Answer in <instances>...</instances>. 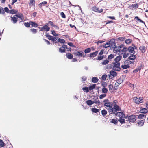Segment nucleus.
Returning <instances> with one entry per match:
<instances>
[{"label":"nucleus","instance_id":"nucleus-1","mask_svg":"<svg viewBox=\"0 0 148 148\" xmlns=\"http://www.w3.org/2000/svg\"><path fill=\"white\" fill-rule=\"evenodd\" d=\"M111 44V47L113 48V51L115 53H122V49L125 47L123 44H121L119 45H117L114 41L112 42Z\"/></svg>","mask_w":148,"mask_h":148},{"label":"nucleus","instance_id":"nucleus-2","mask_svg":"<svg viewBox=\"0 0 148 148\" xmlns=\"http://www.w3.org/2000/svg\"><path fill=\"white\" fill-rule=\"evenodd\" d=\"M110 110L109 114H114L116 115L118 112L117 111H121V108L117 104H114L113 107H112V109H109Z\"/></svg>","mask_w":148,"mask_h":148},{"label":"nucleus","instance_id":"nucleus-3","mask_svg":"<svg viewBox=\"0 0 148 148\" xmlns=\"http://www.w3.org/2000/svg\"><path fill=\"white\" fill-rule=\"evenodd\" d=\"M127 51L130 54L132 53L134 54L135 53L134 47L132 46H130L128 48L126 46L124 47L122 50V52H127Z\"/></svg>","mask_w":148,"mask_h":148},{"label":"nucleus","instance_id":"nucleus-4","mask_svg":"<svg viewBox=\"0 0 148 148\" xmlns=\"http://www.w3.org/2000/svg\"><path fill=\"white\" fill-rule=\"evenodd\" d=\"M143 100V97H141L138 98L136 97H134L133 98L134 102L137 104H139L140 103H142Z\"/></svg>","mask_w":148,"mask_h":148},{"label":"nucleus","instance_id":"nucleus-5","mask_svg":"<svg viewBox=\"0 0 148 148\" xmlns=\"http://www.w3.org/2000/svg\"><path fill=\"white\" fill-rule=\"evenodd\" d=\"M113 66L112 69L115 71H119L121 68L120 67V63L118 62H114L113 63Z\"/></svg>","mask_w":148,"mask_h":148},{"label":"nucleus","instance_id":"nucleus-6","mask_svg":"<svg viewBox=\"0 0 148 148\" xmlns=\"http://www.w3.org/2000/svg\"><path fill=\"white\" fill-rule=\"evenodd\" d=\"M136 119V117L135 115H131L128 118V121L130 122L133 123L135 122Z\"/></svg>","mask_w":148,"mask_h":148},{"label":"nucleus","instance_id":"nucleus-7","mask_svg":"<svg viewBox=\"0 0 148 148\" xmlns=\"http://www.w3.org/2000/svg\"><path fill=\"white\" fill-rule=\"evenodd\" d=\"M83 52L82 51L80 52L77 51L75 52L74 54L75 56H78L79 58L83 57L84 58L85 57V55H83Z\"/></svg>","mask_w":148,"mask_h":148},{"label":"nucleus","instance_id":"nucleus-8","mask_svg":"<svg viewBox=\"0 0 148 148\" xmlns=\"http://www.w3.org/2000/svg\"><path fill=\"white\" fill-rule=\"evenodd\" d=\"M47 24H46L42 27L40 28V31H42L48 32L50 30V28L47 25Z\"/></svg>","mask_w":148,"mask_h":148},{"label":"nucleus","instance_id":"nucleus-9","mask_svg":"<svg viewBox=\"0 0 148 148\" xmlns=\"http://www.w3.org/2000/svg\"><path fill=\"white\" fill-rule=\"evenodd\" d=\"M105 106L107 107L106 109L108 110V112L110 113V110L109 109H112V108L113 106V103L112 102H108V103H105Z\"/></svg>","mask_w":148,"mask_h":148},{"label":"nucleus","instance_id":"nucleus-10","mask_svg":"<svg viewBox=\"0 0 148 148\" xmlns=\"http://www.w3.org/2000/svg\"><path fill=\"white\" fill-rule=\"evenodd\" d=\"M92 11L98 13H101L102 12L103 10L102 8H100L97 7L95 6L92 8Z\"/></svg>","mask_w":148,"mask_h":148},{"label":"nucleus","instance_id":"nucleus-11","mask_svg":"<svg viewBox=\"0 0 148 148\" xmlns=\"http://www.w3.org/2000/svg\"><path fill=\"white\" fill-rule=\"evenodd\" d=\"M66 48L68 49L67 45H63L61 47L59 48V51L61 53L65 52L66 51Z\"/></svg>","mask_w":148,"mask_h":148},{"label":"nucleus","instance_id":"nucleus-12","mask_svg":"<svg viewBox=\"0 0 148 148\" xmlns=\"http://www.w3.org/2000/svg\"><path fill=\"white\" fill-rule=\"evenodd\" d=\"M127 117V116H123V118L121 117L119 118V119L118 120V121L121 124L125 123V120L124 118L126 119Z\"/></svg>","mask_w":148,"mask_h":148},{"label":"nucleus","instance_id":"nucleus-13","mask_svg":"<svg viewBox=\"0 0 148 148\" xmlns=\"http://www.w3.org/2000/svg\"><path fill=\"white\" fill-rule=\"evenodd\" d=\"M139 49L141 51L142 53H145L147 49V48L144 45L140 46L139 47Z\"/></svg>","mask_w":148,"mask_h":148},{"label":"nucleus","instance_id":"nucleus-14","mask_svg":"<svg viewBox=\"0 0 148 148\" xmlns=\"http://www.w3.org/2000/svg\"><path fill=\"white\" fill-rule=\"evenodd\" d=\"M136 57V55H134L133 53L132 54H131V55L130 56L128 57V59L131 60H135Z\"/></svg>","mask_w":148,"mask_h":148},{"label":"nucleus","instance_id":"nucleus-15","mask_svg":"<svg viewBox=\"0 0 148 148\" xmlns=\"http://www.w3.org/2000/svg\"><path fill=\"white\" fill-rule=\"evenodd\" d=\"M116 115L118 116L119 118L122 117H123V116H125V115L124 113L123 112H118L116 114Z\"/></svg>","mask_w":148,"mask_h":148},{"label":"nucleus","instance_id":"nucleus-16","mask_svg":"<svg viewBox=\"0 0 148 148\" xmlns=\"http://www.w3.org/2000/svg\"><path fill=\"white\" fill-rule=\"evenodd\" d=\"M122 57L121 56H117L114 59V60L115 62H118V63H120L119 62L120 60L121 59Z\"/></svg>","mask_w":148,"mask_h":148},{"label":"nucleus","instance_id":"nucleus-17","mask_svg":"<svg viewBox=\"0 0 148 148\" xmlns=\"http://www.w3.org/2000/svg\"><path fill=\"white\" fill-rule=\"evenodd\" d=\"M144 122L145 120H144V119H143L138 122L137 124H138V126L140 127L143 126V125Z\"/></svg>","mask_w":148,"mask_h":148},{"label":"nucleus","instance_id":"nucleus-18","mask_svg":"<svg viewBox=\"0 0 148 148\" xmlns=\"http://www.w3.org/2000/svg\"><path fill=\"white\" fill-rule=\"evenodd\" d=\"M30 25H31L32 27H36L38 26V25L37 23L31 21H30Z\"/></svg>","mask_w":148,"mask_h":148},{"label":"nucleus","instance_id":"nucleus-19","mask_svg":"<svg viewBox=\"0 0 148 148\" xmlns=\"http://www.w3.org/2000/svg\"><path fill=\"white\" fill-rule=\"evenodd\" d=\"M98 53V51H95V52H94L92 53H90L89 54V57L90 58H91L92 57H95L97 54Z\"/></svg>","mask_w":148,"mask_h":148},{"label":"nucleus","instance_id":"nucleus-20","mask_svg":"<svg viewBox=\"0 0 148 148\" xmlns=\"http://www.w3.org/2000/svg\"><path fill=\"white\" fill-rule=\"evenodd\" d=\"M134 62H132L130 61L129 60L127 59L125 60L124 61L123 64H125L127 65H129L131 64L132 63L133 64Z\"/></svg>","mask_w":148,"mask_h":148},{"label":"nucleus","instance_id":"nucleus-21","mask_svg":"<svg viewBox=\"0 0 148 148\" xmlns=\"http://www.w3.org/2000/svg\"><path fill=\"white\" fill-rule=\"evenodd\" d=\"M11 20L14 24L16 23L17 21V18L14 16L11 17Z\"/></svg>","mask_w":148,"mask_h":148},{"label":"nucleus","instance_id":"nucleus-22","mask_svg":"<svg viewBox=\"0 0 148 148\" xmlns=\"http://www.w3.org/2000/svg\"><path fill=\"white\" fill-rule=\"evenodd\" d=\"M148 112V110L147 109L145 108H142L140 109V112L141 113L145 114L147 113Z\"/></svg>","mask_w":148,"mask_h":148},{"label":"nucleus","instance_id":"nucleus-23","mask_svg":"<svg viewBox=\"0 0 148 148\" xmlns=\"http://www.w3.org/2000/svg\"><path fill=\"white\" fill-rule=\"evenodd\" d=\"M110 74L113 77L116 76L117 75L116 72L114 71V70H111L110 71Z\"/></svg>","mask_w":148,"mask_h":148},{"label":"nucleus","instance_id":"nucleus-24","mask_svg":"<svg viewBox=\"0 0 148 148\" xmlns=\"http://www.w3.org/2000/svg\"><path fill=\"white\" fill-rule=\"evenodd\" d=\"M35 0H30L29 3V6L30 7L32 6H35Z\"/></svg>","mask_w":148,"mask_h":148},{"label":"nucleus","instance_id":"nucleus-25","mask_svg":"<svg viewBox=\"0 0 148 148\" xmlns=\"http://www.w3.org/2000/svg\"><path fill=\"white\" fill-rule=\"evenodd\" d=\"M132 42V39H128L125 40V42L127 44H131Z\"/></svg>","mask_w":148,"mask_h":148},{"label":"nucleus","instance_id":"nucleus-26","mask_svg":"<svg viewBox=\"0 0 148 148\" xmlns=\"http://www.w3.org/2000/svg\"><path fill=\"white\" fill-rule=\"evenodd\" d=\"M146 117V115H144L143 114H140L138 115V119H144L145 120V119Z\"/></svg>","mask_w":148,"mask_h":148},{"label":"nucleus","instance_id":"nucleus-27","mask_svg":"<svg viewBox=\"0 0 148 148\" xmlns=\"http://www.w3.org/2000/svg\"><path fill=\"white\" fill-rule=\"evenodd\" d=\"M96 87L95 84H93V85H91L89 86L88 87V89L89 90H91L94 89Z\"/></svg>","mask_w":148,"mask_h":148},{"label":"nucleus","instance_id":"nucleus-28","mask_svg":"<svg viewBox=\"0 0 148 148\" xmlns=\"http://www.w3.org/2000/svg\"><path fill=\"white\" fill-rule=\"evenodd\" d=\"M142 68V65H141L140 66H139L137 68L134 70V72H137L138 71L140 72L141 69Z\"/></svg>","mask_w":148,"mask_h":148},{"label":"nucleus","instance_id":"nucleus-29","mask_svg":"<svg viewBox=\"0 0 148 148\" xmlns=\"http://www.w3.org/2000/svg\"><path fill=\"white\" fill-rule=\"evenodd\" d=\"M109 90L111 92H113L114 91V87L112 84H110L108 86Z\"/></svg>","mask_w":148,"mask_h":148},{"label":"nucleus","instance_id":"nucleus-30","mask_svg":"<svg viewBox=\"0 0 148 148\" xmlns=\"http://www.w3.org/2000/svg\"><path fill=\"white\" fill-rule=\"evenodd\" d=\"M66 56L69 59H72L73 58V55L70 53H67Z\"/></svg>","mask_w":148,"mask_h":148},{"label":"nucleus","instance_id":"nucleus-31","mask_svg":"<svg viewBox=\"0 0 148 148\" xmlns=\"http://www.w3.org/2000/svg\"><path fill=\"white\" fill-rule=\"evenodd\" d=\"M98 81V79L97 77H95L92 79V81L94 83H96Z\"/></svg>","mask_w":148,"mask_h":148},{"label":"nucleus","instance_id":"nucleus-32","mask_svg":"<svg viewBox=\"0 0 148 148\" xmlns=\"http://www.w3.org/2000/svg\"><path fill=\"white\" fill-rule=\"evenodd\" d=\"M118 120L117 119H112L110 122L112 123H114L115 125H116L118 123Z\"/></svg>","mask_w":148,"mask_h":148},{"label":"nucleus","instance_id":"nucleus-33","mask_svg":"<svg viewBox=\"0 0 148 148\" xmlns=\"http://www.w3.org/2000/svg\"><path fill=\"white\" fill-rule=\"evenodd\" d=\"M91 110L92 112L95 113H96L98 112H99V109H97L96 108L94 107L92 108L91 109Z\"/></svg>","mask_w":148,"mask_h":148},{"label":"nucleus","instance_id":"nucleus-34","mask_svg":"<svg viewBox=\"0 0 148 148\" xmlns=\"http://www.w3.org/2000/svg\"><path fill=\"white\" fill-rule=\"evenodd\" d=\"M86 103L88 105L90 106L94 103V102L91 100H89L86 101Z\"/></svg>","mask_w":148,"mask_h":148},{"label":"nucleus","instance_id":"nucleus-35","mask_svg":"<svg viewBox=\"0 0 148 148\" xmlns=\"http://www.w3.org/2000/svg\"><path fill=\"white\" fill-rule=\"evenodd\" d=\"M121 67L123 69H125L128 68H129L130 67V66L129 65H127L125 64H122L121 66Z\"/></svg>","mask_w":148,"mask_h":148},{"label":"nucleus","instance_id":"nucleus-36","mask_svg":"<svg viewBox=\"0 0 148 148\" xmlns=\"http://www.w3.org/2000/svg\"><path fill=\"white\" fill-rule=\"evenodd\" d=\"M9 12L11 14H15L17 13L18 11L16 10L12 9L10 10L9 11Z\"/></svg>","mask_w":148,"mask_h":148},{"label":"nucleus","instance_id":"nucleus-37","mask_svg":"<svg viewBox=\"0 0 148 148\" xmlns=\"http://www.w3.org/2000/svg\"><path fill=\"white\" fill-rule=\"evenodd\" d=\"M116 81L120 84H121L123 81V77H121L119 79L117 80Z\"/></svg>","mask_w":148,"mask_h":148},{"label":"nucleus","instance_id":"nucleus-38","mask_svg":"<svg viewBox=\"0 0 148 148\" xmlns=\"http://www.w3.org/2000/svg\"><path fill=\"white\" fill-rule=\"evenodd\" d=\"M126 38L124 37H119L117 38V40H119L120 41L123 42L124 41H125V40L126 39Z\"/></svg>","mask_w":148,"mask_h":148},{"label":"nucleus","instance_id":"nucleus-39","mask_svg":"<svg viewBox=\"0 0 148 148\" xmlns=\"http://www.w3.org/2000/svg\"><path fill=\"white\" fill-rule=\"evenodd\" d=\"M46 36L48 38L49 40H52L53 38H53L54 36H53L51 35H50L48 34H46Z\"/></svg>","mask_w":148,"mask_h":148},{"label":"nucleus","instance_id":"nucleus-40","mask_svg":"<svg viewBox=\"0 0 148 148\" xmlns=\"http://www.w3.org/2000/svg\"><path fill=\"white\" fill-rule=\"evenodd\" d=\"M102 91L103 93H107L108 92V89L106 88L105 87L103 88L102 89Z\"/></svg>","mask_w":148,"mask_h":148},{"label":"nucleus","instance_id":"nucleus-41","mask_svg":"<svg viewBox=\"0 0 148 148\" xmlns=\"http://www.w3.org/2000/svg\"><path fill=\"white\" fill-rule=\"evenodd\" d=\"M52 40L53 42H55V43H57L58 42V38H59L57 37H54Z\"/></svg>","mask_w":148,"mask_h":148},{"label":"nucleus","instance_id":"nucleus-42","mask_svg":"<svg viewBox=\"0 0 148 148\" xmlns=\"http://www.w3.org/2000/svg\"><path fill=\"white\" fill-rule=\"evenodd\" d=\"M138 5L136 3L134 4H132L131 5H130L129 6L130 7H131L132 8H137L138 7Z\"/></svg>","mask_w":148,"mask_h":148},{"label":"nucleus","instance_id":"nucleus-43","mask_svg":"<svg viewBox=\"0 0 148 148\" xmlns=\"http://www.w3.org/2000/svg\"><path fill=\"white\" fill-rule=\"evenodd\" d=\"M124 53L123 55V58H125L127 57L128 56L130 55L129 53L127 52H122V53Z\"/></svg>","mask_w":148,"mask_h":148},{"label":"nucleus","instance_id":"nucleus-44","mask_svg":"<svg viewBox=\"0 0 148 148\" xmlns=\"http://www.w3.org/2000/svg\"><path fill=\"white\" fill-rule=\"evenodd\" d=\"M134 19H136V20H137L138 21H139V22H141V23H144V24L145 23V22L144 21H143L142 20H141V19H140L139 18V17H138V16H135V17Z\"/></svg>","mask_w":148,"mask_h":148},{"label":"nucleus","instance_id":"nucleus-45","mask_svg":"<svg viewBox=\"0 0 148 148\" xmlns=\"http://www.w3.org/2000/svg\"><path fill=\"white\" fill-rule=\"evenodd\" d=\"M30 31L33 34H35L37 33V29H34V28H31L30 29Z\"/></svg>","mask_w":148,"mask_h":148},{"label":"nucleus","instance_id":"nucleus-46","mask_svg":"<svg viewBox=\"0 0 148 148\" xmlns=\"http://www.w3.org/2000/svg\"><path fill=\"white\" fill-rule=\"evenodd\" d=\"M15 16L21 19L22 20V18H23V15L21 13H20L18 14H16Z\"/></svg>","mask_w":148,"mask_h":148},{"label":"nucleus","instance_id":"nucleus-47","mask_svg":"<svg viewBox=\"0 0 148 148\" xmlns=\"http://www.w3.org/2000/svg\"><path fill=\"white\" fill-rule=\"evenodd\" d=\"M109 62V61L106 59L103 61L102 62V64L103 65H105L108 64Z\"/></svg>","mask_w":148,"mask_h":148},{"label":"nucleus","instance_id":"nucleus-48","mask_svg":"<svg viewBox=\"0 0 148 148\" xmlns=\"http://www.w3.org/2000/svg\"><path fill=\"white\" fill-rule=\"evenodd\" d=\"M82 90L84 92L86 93L88 92L89 91L88 88L87 87L83 88Z\"/></svg>","mask_w":148,"mask_h":148},{"label":"nucleus","instance_id":"nucleus-49","mask_svg":"<svg viewBox=\"0 0 148 148\" xmlns=\"http://www.w3.org/2000/svg\"><path fill=\"white\" fill-rule=\"evenodd\" d=\"M107 112L106 110L104 109L103 110H102L101 114H102V115L103 116H105L107 114Z\"/></svg>","mask_w":148,"mask_h":148},{"label":"nucleus","instance_id":"nucleus-50","mask_svg":"<svg viewBox=\"0 0 148 148\" xmlns=\"http://www.w3.org/2000/svg\"><path fill=\"white\" fill-rule=\"evenodd\" d=\"M24 25L27 27H30V21L29 22H25L24 23Z\"/></svg>","mask_w":148,"mask_h":148},{"label":"nucleus","instance_id":"nucleus-51","mask_svg":"<svg viewBox=\"0 0 148 148\" xmlns=\"http://www.w3.org/2000/svg\"><path fill=\"white\" fill-rule=\"evenodd\" d=\"M91 51V49L90 48H88L86 49L85 50L84 52L86 53H89Z\"/></svg>","mask_w":148,"mask_h":148},{"label":"nucleus","instance_id":"nucleus-52","mask_svg":"<svg viewBox=\"0 0 148 148\" xmlns=\"http://www.w3.org/2000/svg\"><path fill=\"white\" fill-rule=\"evenodd\" d=\"M58 42L62 43H64L65 42V41L63 39H61L59 38Z\"/></svg>","mask_w":148,"mask_h":148},{"label":"nucleus","instance_id":"nucleus-53","mask_svg":"<svg viewBox=\"0 0 148 148\" xmlns=\"http://www.w3.org/2000/svg\"><path fill=\"white\" fill-rule=\"evenodd\" d=\"M47 4V2L45 1H44L42 3L39 4L38 5L40 7L42 6V5H46Z\"/></svg>","mask_w":148,"mask_h":148},{"label":"nucleus","instance_id":"nucleus-54","mask_svg":"<svg viewBox=\"0 0 148 148\" xmlns=\"http://www.w3.org/2000/svg\"><path fill=\"white\" fill-rule=\"evenodd\" d=\"M60 15L61 16L64 18H66V16L64 13L62 12L60 13Z\"/></svg>","mask_w":148,"mask_h":148},{"label":"nucleus","instance_id":"nucleus-55","mask_svg":"<svg viewBox=\"0 0 148 148\" xmlns=\"http://www.w3.org/2000/svg\"><path fill=\"white\" fill-rule=\"evenodd\" d=\"M114 57L113 54H111L108 56V60H110L112 59Z\"/></svg>","mask_w":148,"mask_h":148},{"label":"nucleus","instance_id":"nucleus-56","mask_svg":"<svg viewBox=\"0 0 148 148\" xmlns=\"http://www.w3.org/2000/svg\"><path fill=\"white\" fill-rule=\"evenodd\" d=\"M104 58V56H99L98 57L97 60H102Z\"/></svg>","mask_w":148,"mask_h":148},{"label":"nucleus","instance_id":"nucleus-57","mask_svg":"<svg viewBox=\"0 0 148 148\" xmlns=\"http://www.w3.org/2000/svg\"><path fill=\"white\" fill-rule=\"evenodd\" d=\"M107 77V75L106 74L103 75L101 77L102 79L103 80H106Z\"/></svg>","mask_w":148,"mask_h":148},{"label":"nucleus","instance_id":"nucleus-58","mask_svg":"<svg viewBox=\"0 0 148 148\" xmlns=\"http://www.w3.org/2000/svg\"><path fill=\"white\" fill-rule=\"evenodd\" d=\"M94 102V103L96 104H98V105H99L100 103V101L98 99H95Z\"/></svg>","mask_w":148,"mask_h":148},{"label":"nucleus","instance_id":"nucleus-59","mask_svg":"<svg viewBox=\"0 0 148 148\" xmlns=\"http://www.w3.org/2000/svg\"><path fill=\"white\" fill-rule=\"evenodd\" d=\"M4 143L2 140H0V146L1 147H3L4 146Z\"/></svg>","mask_w":148,"mask_h":148},{"label":"nucleus","instance_id":"nucleus-60","mask_svg":"<svg viewBox=\"0 0 148 148\" xmlns=\"http://www.w3.org/2000/svg\"><path fill=\"white\" fill-rule=\"evenodd\" d=\"M106 96V95L105 94H103L99 96V98L100 99H102L104 97H105Z\"/></svg>","mask_w":148,"mask_h":148},{"label":"nucleus","instance_id":"nucleus-61","mask_svg":"<svg viewBox=\"0 0 148 148\" xmlns=\"http://www.w3.org/2000/svg\"><path fill=\"white\" fill-rule=\"evenodd\" d=\"M105 42L104 41H103L102 40H99L97 42H96V43H97L98 45L99 43H102L104 42Z\"/></svg>","mask_w":148,"mask_h":148},{"label":"nucleus","instance_id":"nucleus-62","mask_svg":"<svg viewBox=\"0 0 148 148\" xmlns=\"http://www.w3.org/2000/svg\"><path fill=\"white\" fill-rule=\"evenodd\" d=\"M107 84L106 82H103L102 84V86L104 87V88L105 87L107 86Z\"/></svg>","mask_w":148,"mask_h":148},{"label":"nucleus","instance_id":"nucleus-63","mask_svg":"<svg viewBox=\"0 0 148 148\" xmlns=\"http://www.w3.org/2000/svg\"><path fill=\"white\" fill-rule=\"evenodd\" d=\"M48 23L51 26V27H53L54 26V25L53 22L50 21H49L48 22Z\"/></svg>","mask_w":148,"mask_h":148},{"label":"nucleus","instance_id":"nucleus-64","mask_svg":"<svg viewBox=\"0 0 148 148\" xmlns=\"http://www.w3.org/2000/svg\"><path fill=\"white\" fill-rule=\"evenodd\" d=\"M52 35L54 36H58V34H56V31L54 30H53L52 31Z\"/></svg>","mask_w":148,"mask_h":148}]
</instances>
